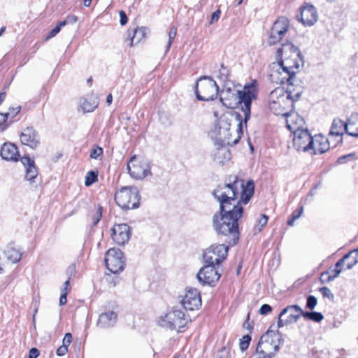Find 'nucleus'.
Instances as JSON below:
<instances>
[{
  "mask_svg": "<svg viewBox=\"0 0 358 358\" xmlns=\"http://www.w3.org/2000/svg\"><path fill=\"white\" fill-rule=\"evenodd\" d=\"M255 185L234 176L231 182L220 185L213 191V196L220 203V213L238 222L243 215L242 204H247L254 194Z\"/></svg>",
  "mask_w": 358,
  "mask_h": 358,
  "instance_id": "obj_1",
  "label": "nucleus"
},
{
  "mask_svg": "<svg viewBox=\"0 0 358 358\" xmlns=\"http://www.w3.org/2000/svg\"><path fill=\"white\" fill-rule=\"evenodd\" d=\"M278 55L280 60L272 64L269 76L273 83L283 84L285 80H293L299 71L301 55L298 48L289 42L282 44Z\"/></svg>",
  "mask_w": 358,
  "mask_h": 358,
  "instance_id": "obj_2",
  "label": "nucleus"
},
{
  "mask_svg": "<svg viewBox=\"0 0 358 358\" xmlns=\"http://www.w3.org/2000/svg\"><path fill=\"white\" fill-rule=\"evenodd\" d=\"M239 114L230 117L222 115L210 131L215 145H234L238 143L243 134V123Z\"/></svg>",
  "mask_w": 358,
  "mask_h": 358,
  "instance_id": "obj_3",
  "label": "nucleus"
},
{
  "mask_svg": "<svg viewBox=\"0 0 358 358\" xmlns=\"http://www.w3.org/2000/svg\"><path fill=\"white\" fill-rule=\"evenodd\" d=\"M257 94L258 83L255 80L245 84L242 90L226 89L222 92L220 100L227 108H233L234 105L238 104L246 124L250 118L251 103L257 98Z\"/></svg>",
  "mask_w": 358,
  "mask_h": 358,
  "instance_id": "obj_4",
  "label": "nucleus"
},
{
  "mask_svg": "<svg viewBox=\"0 0 358 358\" xmlns=\"http://www.w3.org/2000/svg\"><path fill=\"white\" fill-rule=\"evenodd\" d=\"M213 228L220 235L227 237L229 243L234 245L239 238L238 222L229 219L220 214H215L213 219Z\"/></svg>",
  "mask_w": 358,
  "mask_h": 358,
  "instance_id": "obj_5",
  "label": "nucleus"
},
{
  "mask_svg": "<svg viewBox=\"0 0 358 358\" xmlns=\"http://www.w3.org/2000/svg\"><path fill=\"white\" fill-rule=\"evenodd\" d=\"M268 106L275 115L285 116L293 108L292 101L287 98L283 87H277L268 95Z\"/></svg>",
  "mask_w": 358,
  "mask_h": 358,
  "instance_id": "obj_6",
  "label": "nucleus"
},
{
  "mask_svg": "<svg viewBox=\"0 0 358 358\" xmlns=\"http://www.w3.org/2000/svg\"><path fill=\"white\" fill-rule=\"evenodd\" d=\"M281 336L278 332L268 330L263 334L257 346L259 358H272L279 350Z\"/></svg>",
  "mask_w": 358,
  "mask_h": 358,
  "instance_id": "obj_7",
  "label": "nucleus"
},
{
  "mask_svg": "<svg viewBox=\"0 0 358 358\" xmlns=\"http://www.w3.org/2000/svg\"><path fill=\"white\" fill-rule=\"evenodd\" d=\"M219 87L210 77H201L195 86L196 99L199 101H209L217 98Z\"/></svg>",
  "mask_w": 358,
  "mask_h": 358,
  "instance_id": "obj_8",
  "label": "nucleus"
},
{
  "mask_svg": "<svg viewBox=\"0 0 358 358\" xmlns=\"http://www.w3.org/2000/svg\"><path fill=\"white\" fill-rule=\"evenodd\" d=\"M138 190L136 187H124L115 195L116 203L122 209H133L138 207Z\"/></svg>",
  "mask_w": 358,
  "mask_h": 358,
  "instance_id": "obj_9",
  "label": "nucleus"
},
{
  "mask_svg": "<svg viewBox=\"0 0 358 358\" xmlns=\"http://www.w3.org/2000/svg\"><path fill=\"white\" fill-rule=\"evenodd\" d=\"M187 322V318L180 310H173L158 320V324L162 327L179 331L184 327Z\"/></svg>",
  "mask_w": 358,
  "mask_h": 358,
  "instance_id": "obj_10",
  "label": "nucleus"
},
{
  "mask_svg": "<svg viewBox=\"0 0 358 358\" xmlns=\"http://www.w3.org/2000/svg\"><path fill=\"white\" fill-rule=\"evenodd\" d=\"M127 170L131 177L142 180L151 174L149 162L141 156L134 155L127 164Z\"/></svg>",
  "mask_w": 358,
  "mask_h": 358,
  "instance_id": "obj_11",
  "label": "nucleus"
},
{
  "mask_svg": "<svg viewBox=\"0 0 358 358\" xmlns=\"http://www.w3.org/2000/svg\"><path fill=\"white\" fill-rule=\"evenodd\" d=\"M228 250V246L224 244L211 245L203 252L205 263L219 266L226 259Z\"/></svg>",
  "mask_w": 358,
  "mask_h": 358,
  "instance_id": "obj_12",
  "label": "nucleus"
},
{
  "mask_svg": "<svg viewBox=\"0 0 358 358\" xmlns=\"http://www.w3.org/2000/svg\"><path fill=\"white\" fill-rule=\"evenodd\" d=\"M105 263L107 268L111 273H117L124 270L125 258L120 249L113 248L106 252Z\"/></svg>",
  "mask_w": 358,
  "mask_h": 358,
  "instance_id": "obj_13",
  "label": "nucleus"
},
{
  "mask_svg": "<svg viewBox=\"0 0 358 358\" xmlns=\"http://www.w3.org/2000/svg\"><path fill=\"white\" fill-rule=\"evenodd\" d=\"M355 124L357 123L352 120V115L347 122L341 119H334L331 127L329 135L341 137L345 132L350 136L357 137L358 136V127H354Z\"/></svg>",
  "mask_w": 358,
  "mask_h": 358,
  "instance_id": "obj_14",
  "label": "nucleus"
},
{
  "mask_svg": "<svg viewBox=\"0 0 358 358\" xmlns=\"http://www.w3.org/2000/svg\"><path fill=\"white\" fill-rule=\"evenodd\" d=\"M221 276L218 268L215 265L206 264L199 271L196 278L203 285L214 286Z\"/></svg>",
  "mask_w": 358,
  "mask_h": 358,
  "instance_id": "obj_15",
  "label": "nucleus"
},
{
  "mask_svg": "<svg viewBox=\"0 0 358 358\" xmlns=\"http://www.w3.org/2000/svg\"><path fill=\"white\" fill-rule=\"evenodd\" d=\"M303 310L297 305L288 306L280 313L278 320V327L295 323L302 316Z\"/></svg>",
  "mask_w": 358,
  "mask_h": 358,
  "instance_id": "obj_16",
  "label": "nucleus"
},
{
  "mask_svg": "<svg viewBox=\"0 0 358 358\" xmlns=\"http://www.w3.org/2000/svg\"><path fill=\"white\" fill-rule=\"evenodd\" d=\"M180 303L187 310H197L201 306L200 292L195 288H188L180 296Z\"/></svg>",
  "mask_w": 358,
  "mask_h": 358,
  "instance_id": "obj_17",
  "label": "nucleus"
},
{
  "mask_svg": "<svg viewBox=\"0 0 358 358\" xmlns=\"http://www.w3.org/2000/svg\"><path fill=\"white\" fill-rule=\"evenodd\" d=\"M289 22L286 17H280L278 19L271 29L268 38V44L273 45L279 42L288 31Z\"/></svg>",
  "mask_w": 358,
  "mask_h": 358,
  "instance_id": "obj_18",
  "label": "nucleus"
},
{
  "mask_svg": "<svg viewBox=\"0 0 358 358\" xmlns=\"http://www.w3.org/2000/svg\"><path fill=\"white\" fill-rule=\"evenodd\" d=\"M313 139L307 129L298 131L293 134V145L298 151H309Z\"/></svg>",
  "mask_w": 358,
  "mask_h": 358,
  "instance_id": "obj_19",
  "label": "nucleus"
},
{
  "mask_svg": "<svg viewBox=\"0 0 358 358\" xmlns=\"http://www.w3.org/2000/svg\"><path fill=\"white\" fill-rule=\"evenodd\" d=\"M111 231L112 239L117 245H124L130 239L131 230L127 224H115Z\"/></svg>",
  "mask_w": 358,
  "mask_h": 358,
  "instance_id": "obj_20",
  "label": "nucleus"
},
{
  "mask_svg": "<svg viewBox=\"0 0 358 358\" xmlns=\"http://www.w3.org/2000/svg\"><path fill=\"white\" fill-rule=\"evenodd\" d=\"M20 141L22 144L32 149L36 148L40 144V138L38 133L33 127H27L20 135Z\"/></svg>",
  "mask_w": 358,
  "mask_h": 358,
  "instance_id": "obj_21",
  "label": "nucleus"
},
{
  "mask_svg": "<svg viewBox=\"0 0 358 358\" xmlns=\"http://www.w3.org/2000/svg\"><path fill=\"white\" fill-rule=\"evenodd\" d=\"M285 117H286L287 127L292 134L307 129L305 127L303 118L298 113L290 111Z\"/></svg>",
  "mask_w": 358,
  "mask_h": 358,
  "instance_id": "obj_22",
  "label": "nucleus"
},
{
  "mask_svg": "<svg viewBox=\"0 0 358 358\" xmlns=\"http://www.w3.org/2000/svg\"><path fill=\"white\" fill-rule=\"evenodd\" d=\"M285 83L287 84V89L285 90L286 92V95L288 99L294 101H297L301 94L303 93V87L300 83V81L296 78V75L294 76V78L292 80H285Z\"/></svg>",
  "mask_w": 358,
  "mask_h": 358,
  "instance_id": "obj_23",
  "label": "nucleus"
},
{
  "mask_svg": "<svg viewBox=\"0 0 358 358\" xmlns=\"http://www.w3.org/2000/svg\"><path fill=\"white\" fill-rule=\"evenodd\" d=\"M318 19L317 12L312 5L306 4L301 9L300 21L305 26L313 25Z\"/></svg>",
  "mask_w": 358,
  "mask_h": 358,
  "instance_id": "obj_24",
  "label": "nucleus"
},
{
  "mask_svg": "<svg viewBox=\"0 0 358 358\" xmlns=\"http://www.w3.org/2000/svg\"><path fill=\"white\" fill-rule=\"evenodd\" d=\"M329 148L328 139L325 136L318 134L313 137L310 150H313L314 154H322L327 151Z\"/></svg>",
  "mask_w": 358,
  "mask_h": 358,
  "instance_id": "obj_25",
  "label": "nucleus"
},
{
  "mask_svg": "<svg viewBox=\"0 0 358 358\" xmlns=\"http://www.w3.org/2000/svg\"><path fill=\"white\" fill-rule=\"evenodd\" d=\"M1 157L7 161L17 162L20 158V154L16 145L11 143H6L1 150Z\"/></svg>",
  "mask_w": 358,
  "mask_h": 358,
  "instance_id": "obj_26",
  "label": "nucleus"
},
{
  "mask_svg": "<svg viewBox=\"0 0 358 358\" xmlns=\"http://www.w3.org/2000/svg\"><path fill=\"white\" fill-rule=\"evenodd\" d=\"M99 98L95 94H89L80 100V108L83 113L94 111L99 106Z\"/></svg>",
  "mask_w": 358,
  "mask_h": 358,
  "instance_id": "obj_27",
  "label": "nucleus"
},
{
  "mask_svg": "<svg viewBox=\"0 0 358 358\" xmlns=\"http://www.w3.org/2000/svg\"><path fill=\"white\" fill-rule=\"evenodd\" d=\"M20 161L25 168V178L30 182H34V180L38 176V171L35 166L34 161L27 156L22 157Z\"/></svg>",
  "mask_w": 358,
  "mask_h": 358,
  "instance_id": "obj_28",
  "label": "nucleus"
},
{
  "mask_svg": "<svg viewBox=\"0 0 358 358\" xmlns=\"http://www.w3.org/2000/svg\"><path fill=\"white\" fill-rule=\"evenodd\" d=\"M117 319V314L114 311H108L101 314L97 320L96 324L102 329H107L113 327Z\"/></svg>",
  "mask_w": 358,
  "mask_h": 358,
  "instance_id": "obj_29",
  "label": "nucleus"
},
{
  "mask_svg": "<svg viewBox=\"0 0 358 358\" xmlns=\"http://www.w3.org/2000/svg\"><path fill=\"white\" fill-rule=\"evenodd\" d=\"M213 152L214 160L220 164H224L231 159V152L227 145H215Z\"/></svg>",
  "mask_w": 358,
  "mask_h": 358,
  "instance_id": "obj_30",
  "label": "nucleus"
},
{
  "mask_svg": "<svg viewBox=\"0 0 358 358\" xmlns=\"http://www.w3.org/2000/svg\"><path fill=\"white\" fill-rule=\"evenodd\" d=\"M147 34V29L145 27L136 28L133 31V36L130 38L131 45H136L143 41Z\"/></svg>",
  "mask_w": 358,
  "mask_h": 358,
  "instance_id": "obj_31",
  "label": "nucleus"
},
{
  "mask_svg": "<svg viewBox=\"0 0 358 358\" xmlns=\"http://www.w3.org/2000/svg\"><path fill=\"white\" fill-rule=\"evenodd\" d=\"M5 255L7 259L13 263L18 262L22 257V252L13 247H8L5 250Z\"/></svg>",
  "mask_w": 358,
  "mask_h": 358,
  "instance_id": "obj_32",
  "label": "nucleus"
},
{
  "mask_svg": "<svg viewBox=\"0 0 358 358\" xmlns=\"http://www.w3.org/2000/svg\"><path fill=\"white\" fill-rule=\"evenodd\" d=\"M350 255H345L342 259L337 262L335 268L333 270L334 274L328 277V281L330 282L337 278L342 271V266L344 265L345 259L348 258Z\"/></svg>",
  "mask_w": 358,
  "mask_h": 358,
  "instance_id": "obj_33",
  "label": "nucleus"
},
{
  "mask_svg": "<svg viewBox=\"0 0 358 358\" xmlns=\"http://www.w3.org/2000/svg\"><path fill=\"white\" fill-rule=\"evenodd\" d=\"M351 255L345 259L344 264L346 265L347 269H351L354 266L358 263V250H354L347 255Z\"/></svg>",
  "mask_w": 358,
  "mask_h": 358,
  "instance_id": "obj_34",
  "label": "nucleus"
},
{
  "mask_svg": "<svg viewBox=\"0 0 358 358\" xmlns=\"http://www.w3.org/2000/svg\"><path fill=\"white\" fill-rule=\"evenodd\" d=\"M303 317L305 319L312 320L316 322H320L323 319L324 316L321 313L318 312H303Z\"/></svg>",
  "mask_w": 358,
  "mask_h": 358,
  "instance_id": "obj_35",
  "label": "nucleus"
},
{
  "mask_svg": "<svg viewBox=\"0 0 358 358\" xmlns=\"http://www.w3.org/2000/svg\"><path fill=\"white\" fill-rule=\"evenodd\" d=\"M268 222V216L264 214H262L259 219L257 220V222L254 227V231L255 233L260 232L264 227L266 226Z\"/></svg>",
  "mask_w": 358,
  "mask_h": 358,
  "instance_id": "obj_36",
  "label": "nucleus"
},
{
  "mask_svg": "<svg viewBox=\"0 0 358 358\" xmlns=\"http://www.w3.org/2000/svg\"><path fill=\"white\" fill-rule=\"evenodd\" d=\"M98 180V173L96 171H90L87 172L85 178V184L86 186H90Z\"/></svg>",
  "mask_w": 358,
  "mask_h": 358,
  "instance_id": "obj_37",
  "label": "nucleus"
},
{
  "mask_svg": "<svg viewBox=\"0 0 358 358\" xmlns=\"http://www.w3.org/2000/svg\"><path fill=\"white\" fill-rule=\"evenodd\" d=\"M303 213V207H299L296 210L294 211L292 214V218L288 221L287 224L289 226H293L294 222L299 219Z\"/></svg>",
  "mask_w": 358,
  "mask_h": 358,
  "instance_id": "obj_38",
  "label": "nucleus"
},
{
  "mask_svg": "<svg viewBox=\"0 0 358 358\" xmlns=\"http://www.w3.org/2000/svg\"><path fill=\"white\" fill-rule=\"evenodd\" d=\"M103 155L102 148L98 145H94L90 152V157L92 159H97Z\"/></svg>",
  "mask_w": 358,
  "mask_h": 358,
  "instance_id": "obj_39",
  "label": "nucleus"
},
{
  "mask_svg": "<svg viewBox=\"0 0 358 358\" xmlns=\"http://www.w3.org/2000/svg\"><path fill=\"white\" fill-rule=\"evenodd\" d=\"M177 34V29L176 27H173L170 29L169 31V41H168V43H167V50H169L172 43H173V41L174 40Z\"/></svg>",
  "mask_w": 358,
  "mask_h": 358,
  "instance_id": "obj_40",
  "label": "nucleus"
},
{
  "mask_svg": "<svg viewBox=\"0 0 358 358\" xmlns=\"http://www.w3.org/2000/svg\"><path fill=\"white\" fill-rule=\"evenodd\" d=\"M317 304V300L314 296H309L307 298L306 308L310 310L314 309Z\"/></svg>",
  "mask_w": 358,
  "mask_h": 358,
  "instance_id": "obj_41",
  "label": "nucleus"
},
{
  "mask_svg": "<svg viewBox=\"0 0 358 358\" xmlns=\"http://www.w3.org/2000/svg\"><path fill=\"white\" fill-rule=\"evenodd\" d=\"M250 341L251 338L249 335L243 336L240 342V348L241 350H245L248 348Z\"/></svg>",
  "mask_w": 358,
  "mask_h": 358,
  "instance_id": "obj_42",
  "label": "nucleus"
},
{
  "mask_svg": "<svg viewBox=\"0 0 358 358\" xmlns=\"http://www.w3.org/2000/svg\"><path fill=\"white\" fill-rule=\"evenodd\" d=\"M78 17L73 15H69L66 20L60 22V26L64 27L67 24H74L77 22Z\"/></svg>",
  "mask_w": 358,
  "mask_h": 358,
  "instance_id": "obj_43",
  "label": "nucleus"
},
{
  "mask_svg": "<svg viewBox=\"0 0 358 358\" xmlns=\"http://www.w3.org/2000/svg\"><path fill=\"white\" fill-rule=\"evenodd\" d=\"M20 109L21 108L20 106L9 108L8 112L6 113L7 119L14 118L16 116V115L20 111Z\"/></svg>",
  "mask_w": 358,
  "mask_h": 358,
  "instance_id": "obj_44",
  "label": "nucleus"
},
{
  "mask_svg": "<svg viewBox=\"0 0 358 358\" xmlns=\"http://www.w3.org/2000/svg\"><path fill=\"white\" fill-rule=\"evenodd\" d=\"M320 292L322 293L324 297H327L329 299H334V294L327 287H323L320 289Z\"/></svg>",
  "mask_w": 358,
  "mask_h": 358,
  "instance_id": "obj_45",
  "label": "nucleus"
},
{
  "mask_svg": "<svg viewBox=\"0 0 358 358\" xmlns=\"http://www.w3.org/2000/svg\"><path fill=\"white\" fill-rule=\"evenodd\" d=\"M6 120L7 117L6 113H0V131H1L5 130L8 127Z\"/></svg>",
  "mask_w": 358,
  "mask_h": 358,
  "instance_id": "obj_46",
  "label": "nucleus"
},
{
  "mask_svg": "<svg viewBox=\"0 0 358 358\" xmlns=\"http://www.w3.org/2000/svg\"><path fill=\"white\" fill-rule=\"evenodd\" d=\"M230 351L228 349L222 348L217 352L216 358H230Z\"/></svg>",
  "mask_w": 358,
  "mask_h": 358,
  "instance_id": "obj_47",
  "label": "nucleus"
},
{
  "mask_svg": "<svg viewBox=\"0 0 358 358\" xmlns=\"http://www.w3.org/2000/svg\"><path fill=\"white\" fill-rule=\"evenodd\" d=\"M71 340H72V335H71V333H66L64 335V337L63 338L62 345L65 346V347H66L68 348V347L69 346V345L71 343Z\"/></svg>",
  "mask_w": 358,
  "mask_h": 358,
  "instance_id": "obj_48",
  "label": "nucleus"
},
{
  "mask_svg": "<svg viewBox=\"0 0 358 358\" xmlns=\"http://www.w3.org/2000/svg\"><path fill=\"white\" fill-rule=\"evenodd\" d=\"M63 26H60V22H59V24L53 29H52L51 31L49 33V35L47 36V39H49L50 38L55 36L60 31L61 28Z\"/></svg>",
  "mask_w": 358,
  "mask_h": 358,
  "instance_id": "obj_49",
  "label": "nucleus"
},
{
  "mask_svg": "<svg viewBox=\"0 0 358 358\" xmlns=\"http://www.w3.org/2000/svg\"><path fill=\"white\" fill-rule=\"evenodd\" d=\"M271 310H272V308L271 307V306H269L268 304H264L259 308V312L261 315H266L268 313L271 312Z\"/></svg>",
  "mask_w": 358,
  "mask_h": 358,
  "instance_id": "obj_50",
  "label": "nucleus"
},
{
  "mask_svg": "<svg viewBox=\"0 0 358 358\" xmlns=\"http://www.w3.org/2000/svg\"><path fill=\"white\" fill-rule=\"evenodd\" d=\"M220 13H220V10H217L216 11L213 13V14L211 15L210 24H212L215 23V22L218 21V20L220 19Z\"/></svg>",
  "mask_w": 358,
  "mask_h": 358,
  "instance_id": "obj_51",
  "label": "nucleus"
},
{
  "mask_svg": "<svg viewBox=\"0 0 358 358\" xmlns=\"http://www.w3.org/2000/svg\"><path fill=\"white\" fill-rule=\"evenodd\" d=\"M76 273V266L74 264H71L66 269V274L69 276V278L74 275Z\"/></svg>",
  "mask_w": 358,
  "mask_h": 358,
  "instance_id": "obj_52",
  "label": "nucleus"
},
{
  "mask_svg": "<svg viewBox=\"0 0 358 358\" xmlns=\"http://www.w3.org/2000/svg\"><path fill=\"white\" fill-rule=\"evenodd\" d=\"M120 17V24L124 25L127 22V17L125 13L123 10H120L119 12Z\"/></svg>",
  "mask_w": 358,
  "mask_h": 358,
  "instance_id": "obj_53",
  "label": "nucleus"
},
{
  "mask_svg": "<svg viewBox=\"0 0 358 358\" xmlns=\"http://www.w3.org/2000/svg\"><path fill=\"white\" fill-rule=\"evenodd\" d=\"M67 294H68V292H66V291L65 292H62V294H61V296H60V299H59V305L60 306H63V305L66 303V302H67V299H66Z\"/></svg>",
  "mask_w": 358,
  "mask_h": 358,
  "instance_id": "obj_54",
  "label": "nucleus"
},
{
  "mask_svg": "<svg viewBox=\"0 0 358 358\" xmlns=\"http://www.w3.org/2000/svg\"><path fill=\"white\" fill-rule=\"evenodd\" d=\"M39 355V351L36 348H31L29 350V358H37Z\"/></svg>",
  "mask_w": 358,
  "mask_h": 358,
  "instance_id": "obj_55",
  "label": "nucleus"
},
{
  "mask_svg": "<svg viewBox=\"0 0 358 358\" xmlns=\"http://www.w3.org/2000/svg\"><path fill=\"white\" fill-rule=\"evenodd\" d=\"M68 351V348L65 346L61 345L57 350V355L58 356H63Z\"/></svg>",
  "mask_w": 358,
  "mask_h": 358,
  "instance_id": "obj_56",
  "label": "nucleus"
},
{
  "mask_svg": "<svg viewBox=\"0 0 358 358\" xmlns=\"http://www.w3.org/2000/svg\"><path fill=\"white\" fill-rule=\"evenodd\" d=\"M69 286V280H67L64 283V289H62V292L66 291L68 292Z\"/></svg>",
  "mask_w": 358,
  "mask_h": 358,
  "instance_id": "obj_57",
  "label": "nucleus"
},
{
  "mask_svg": "<svg viewBox=\"0 0 358 358\" xmlns=\"http://www.w3.org/2000/svg\"><path fill=\"white\" fill-rule=\"evenodd\" d=\"M112 101H113V96L111 94H109L106 99V103L109 106L111 104Z\"/></svg>",
  "mask_w": 358,
  "mask_h": 358,
  "instance_id": "obj_58",
  "label": "nucleus"
},
{
  "mask_svg": "<svg viewBox=\"0 0 358 358\" xmlns=\"http://www.w3.org/2000/svg\"><path fill=\"white\" fill-rule=\"evenodd\" d=\"M92 0H84L83 4L86 7H89L92 3Z\"/></svg>",
  "mask_w": 358,
  "mask_h": 358,
  "instance_id": "obj_59",
  "label": "nucleus"
},
{
  "mask_svg": "<svg viewBox=\"0 0 358 358\" xmlns=\"http://www.w3.org/2000/svg\"><path fill=\"white\" fill-rule=\"evenodd\" d=\"M347 157H352V155H348L343 156V157H340V158L338 159V161H339L341 163H342L343 160V159H345V158H347Z\"/></svg>",
  "mask_w": 358,
  "mask_h": 358,
  "instance_id": "obj_60",
  "label": "nucleus"
},
{
  "mask_svg": "<svg viewBox=\"0 0 358 358\" xmlns=\"http://www.w3.org/2000/svg\"><path fill=\"white\" fill-rule=\"evenodd\" d=\"M6 94L5 93H1L0 94V105L3 102V99H5Z\"/></svg>",
  "mask_w": 358,
  "mask_h": 358,
  "instance_id": "obj_61",
  "label": "nucleus"
},
{
  "mask_svg": "<svg viewBox=\"0 0 358 358\" xmlns=\"http://www.w3.org/2000/svg\"><path fill=\"white\" fill-rule=\"evenodd\" d=\"M37 311H38V307L36 306V307H35L34 313L33 315V318H32L34 322H35V315H36Z\"/></svg>",
  "mask_w": 358,
  "mask_h": 358,
  "instance_id": "obj_62",
  "label": "nucleus"
},
{
  "mask_svg": "<svg viewBox=\"0 0 358 358\" xmlns=\"http://www.w3.org/2000/svg\"><path fill=\"white\" fill-rule=\"evenodd\" d=\"M101 217V213H98L97 218H96V220L94 222V224H96V223L99 221V220H100Z\"/></svg>",
  "mask_w": 358,
  "mask_h": 358,
  "instance_id": "obj_63",
  "label": "nucleus"
},
{
  "mask_svg": "<svg viewBox=\"0 0 358 358\" xmlns=\"http://www.w3.org/2000/svg\"><path fill=\"white\" fill-rule=\"evenodd\" d=\"M5 27H1V29H0V36H1V34H3V32L5 31Z\"/></svg>",
  "mask_w": 358,
  "mask_h": 358,
  "instance_id": "obj_64",
  "label": "nucleus"
}]
</instances>
